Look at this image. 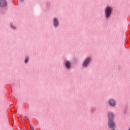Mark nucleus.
<instances>
[{
    "mask_svg": "<svg viewBox=\"0 0 130 130\" xmlns=\"http://www.w3.org/2000/svg\"><path fill=\"white\" fill-rule=\"evenodd\" d=\"M108 126L109 128H112L113 127H116V124L114 121V118H115V114L113 112H108Z\"/></svg>",
    "mask_w": 130,
    "mask_h": 130,
    "instance_id": "nucleus-1",
    "label": "nucleus"
},
{
    "mask_svg": "<svg viewBox=\"0 0 130 130\" xmlns=\"http://www.w3.org/2000/svg\"><path fill=\"white\" fill-rule=\"evenodd\" d=\"M112 13V8L110 6H107L105 10V15L106 19H108L110 18L111 14Z\"/></svg>",
    "mask_w": 130,
    "mask_h": 130,
    "instance_id": "nucleus-2",
    "label": "nucleus"
},
{
    "mask_svg": "<svg viewBox=\"0 0 130 130\" xmlns=\"http://www.w3.org/2000/svg\"><path fill=\"white\" fill-rule=\"evenodd\" d=\"M91 61V57H87L84 61L83 63V68H87L89 63H90Z\"/></svg>",
    "mask_w": 130,
    "mask_h": 130,
    "instance_id": "nucleus-3",
    "label": "nucleus"
},
{
    "mask_svg": "<svg viewBox=\"0 0 130 130\" xmlns=\"http://www.w3.org/2000/svg\"><path fill=\"white\" fill-rule=\"evenodd\" d=\"M108 104L110 106H111V107H114L115 105H116V101L113 99H111L108 101Z\"/></svg>",
    "mask_w": 130,
    "mask_h": 130,
    "instance_id": "nucleus-4",
    "label": "nucleus"
},
{
    "mask_svg": "<svg viewBox=\"0 0 130 130\" xmlns=\"http://www.w3.org/2000/svg\"><path fill=\"white\" fill-rule=\"evenodd\" d=\"M53 25L55 28H57L59 26V22H58V19L56 18L53 19Z\"/></svg>",
    "mask_w": 130,
    "mask_h": 130,
    "instance_id": "nucleus-5",
    "label": "nucleus"
},
{
    "mask_svg": "<svg viewBox=\"0 0 130 130\" xmlns=\"http://www.w3.org/2000/svg\"><path fill=\"white\" fill-rule=\"evenodd\" d=\"M0 7H2V8H6V7H7V1H6V0H1Z\"/></svg>",
    "mask_w": 130,
    "mask_h": 130,
    "instance_id": "nucleus-6",
    "label": "nucleus"
},
{
    "mask_svg": "<svg viewBox=\"0 0 130 130\" xmlns=\"http://www.w3.org/2000/svg\"><path fill=\"white\" fill-rule=\"evenodd\" d=\"M65 67L67 70H70L72 68V64L70 61H67L65 62Z\"/></svg>",
    "mask_w": 130,
    "mask_h": 130,
    "instance_id": "nucleus-7",
    "label": "nucleus"
},
{
    "mask_svg": "<svg viewBox=\"0 0 130 130\" xmlns=\"http://www.w3.org/2000/svg\"><path fill=\"white\" fill-rule=\"evenodd\" d=\"M95 111H96V108L92 107V108H91L90 112H91V113H93L95 112Z\"/></svg>",
    "mask_w": 130,
    "mask_h": 130,
    "instance_id": "nucleus-8",
    "label": "nucleus"
},
{
    "mask_svg": "<svg viewBox=\"0 0 130 130\" xmlns=\"http://www.w3.org/2000/svg\"><path fill=\"white\" fill-rule=\"evenodd\" d=\"M28 61H29V57L27 56L25 59L24 62L25 63H28Z\"/></svg>",
    "mask_w": 130,
    "mask_h": 130,
    "instance_id": "nucleus-9",
    "label": "nucleus"
},
{
    "mask_svg": "<svg viewBox=\"0 0 130 130\" xmlns=\"http://www.w3.org/2000/svg\"><path fill=\"white\" fill-rule=\"evenodd\" d=\"M11 28H12V29H16V27L13 26V25L11 24Z\"/></svg>",
    "mask_w": 130,
    "mask_h": 130,
    "instance_id": "nucleus-10",
    "label": "nucleus"
},
{
    "mask_svg": "<svg viewBox=\"0 0 130 130\" xmlns=\"http://www.w3.org/2000/svg\"><path fill=\"white\" fill-rule=\"evenodd\" d=\"M30 129L31 130H34V128H33V126L30 125Z\"/></svg>",
    "mask_w": 130,
    "mask_h": 130,
    "instance_id": "nucleus-11",
    "label": "nucleus"
},
{
    "mask_svg": "<svg viewBox=\"0 0 130 130\" xmlns=\"http://www.w3.org/2000/svg\"><path fill=\"white\" fill-rule=\"evenodd\" d=\"M47 5L48 7H49V6H50V3L49 2L47 3Z\"/></svg>",
    "mask_w": 130,
    "mask_h": 130,
    "instance_id": "nucleus-12",
    "label": "nucleus"
},
{
    "mask_svg": "<svg viewBox=\"0 0 130 130\" xmlns=\"http://www.w3.org/2000/svg\"><path fill=\"white\" fill-rule=\"evenodd\" d=\"M126 113V109H124V114Z\"/></svg>",
    "mask_w": 130,
    "mask_h": 130,
    "instance_id": "nucleus-13",
    "label": "nucleus"
},
{
    "mask_svg": "<svg viewBox=\"0 0 130 130\" xmlns=\"http://www.w3.org/2000/svg\"><path fill=\"white\" fill-rule=\"evenodd\" d=\"M19 1H20V2H21V3L23 2H24V0H19Z\"/></svg>",
    "mask_w": 130,
    "mask_h": 130,
    "instance_id": "nucleus-14",
    "label": "nucleus"
},
{
    "mask_svg": "<svg viewBox=\"0 0 130 130\" xmlns=\"http://www.w3.org/2000/svg\"><path fill=\"white\" fill-rule=\"evenodd\" d=\"M78 61V59L75 60V62H77Z\"/></svg>",
    "mask_w": 130,
    "mask_h": 130,
    "instance_id": "nucleus-15",
    "label": "nucleus"
},
{
    "mask_svg": "<svg viewBox=\"0 0 130 130\" xmlns=\"http://www.w3.org/2000/svg\"><path fill=\"white\" fill-rule=\"evenodd\" d=\"M128 130H130V128H129V129Z\"/></svg>",
    "mask_w": 130,
    "mask_h": 130,
    "instance_id": "nucleus-16",
    "label": "nucleus"
}]
</instances>
